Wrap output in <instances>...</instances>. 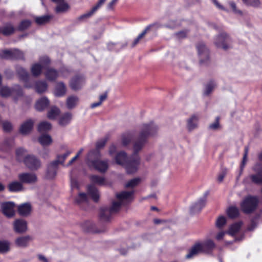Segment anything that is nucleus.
I'll return each instance as SVG.
<instances>
[{"mask_svg": "<svg viewBox=\"0 0 262 262\" xmlns=\"http://www.w3.org/2000/svg\"><path fill=\"white\" fill-rule=\"evenodd\" d=\"M158 128L153 122L148 124H144L137 140L134 144V154L127 157L124 151H120L117 154L115 160L118 165L124 166L128 174H132L137 171L140 164V157L138 152L141 150L150 136L155 135Z\"/></svg>", "mask_w": 262, "mask_h": 262, "instance_id": "f257e3e1", "label": "nucleus"}, {"mask_svg": "<svg viewBox=\"0 0 262 262\" xmlns=\"http://www.w3.org/2000/svg\"><path fill=\"white\" fill-rule=\"evenodd\" d=\"M258 204L259 199L257 196L248 195L245 196L241 202L240 207L244 213L250 214L256 210Z\"/></svg>", "mask_w": 262, "mask_h": 262, "instance_id": "f03ea898", "label": "nucleus"}, {"mask_svg": "<svg viewBox=\"0 0 262 262\" xmlns=\"http://www.w3.org/2000/svg\"><path fill=\"white\" fill-rule=\"evenodd\" d=\"M122 203L113 202L111 207H104L100 209L99 217L101 220L108 222L113 213H117L120 210Z\"/></svg>", "mask_w": 262, "mask_h": 262, "instance_id": "7ed1b4c3", "label": "nucleus"}, {"mask_svg": "<svg viewBox=\"0 0 262 262\" xmlns=\"http://www.w3.org/2000/svg\"><path fill=\"white\" fill-rule=\"evenodd\" d=\"M88 164L90 167H93L95 169L100 172H105L108 169V165L107 161L99 160L94 156L92 158L88 157Z\"/></svg>", "mask_w": 262, "mask_h": 262, "instance_id": "20e7f679", "label": "nucleus"}, {"mask_svg": "<svg viewBox=\"0 0 262 262\" xmlns=\"http://www.w3.org/2000/svg\"><path fill=\"white\" fill-rule=\"evenodd\" d=\"M200 58V63L201 65L207 66L210 63L209 52L203 42H199L196 45Z\"/></svg>", "mask_w": 262, "mask_h": 262, "instance_id": "39448f33", "label": "nucleus"}, {"mask_svg": "<svg viewBox=\"0 0 262 262\" xmlns=\"http://www.w3.org/2000/svg\"><path fill=\"white\" fill-rule=\"evenodd\" d=\"M230 40L229 36L226 33L222 32L216 36L214 43L217 48L227 50L229 48L228 43L230 42Z\"/></svg>", "mask_w": 262, "mask_h": 262, "instance_id": "423d86ee", "label": "nucleus"}, {"mask_svg": "<svg viewBox=\"0 0 262 262\" xmlns=\"http://www.w3.org/2000/svg\"><path fill=\"white\" fill-rule=\"evenodd\" d=\"M109 140V136H106L104 138L98 141L96 143V149L91 150L88 154V157L92 158L94 156L97 159L100 158V150L103 148Z\"/></svg>", "mask_w": 262, "mask_h": 262, "instance_id": "0eeeda50", "label": "nucleus"}, {"mask_svg": "<svg viewBox=\"0 0 262 262\" xmlns=\"http://www.w3.org/2000/svg\"><path fill=\"white\" fill-rule=\"evenodd\" d=\"M25 165L30 170H37L40 166V161L35 156L29 155L24 159Z\"/></svg>", "mask_w": 262, "mask_h": 262, "instance_id": "6e6552de", "label": "nucleus"}, {"mask_svg": "<svg viewBox=\"0 0 262 262\" xmlns=\"http://www.w3.org/2000/svg\"><path fill=\"white\" fill-rule=\"evenodd\" d=\"M16 73L19 80L25 83L24 86L26 88H31V84L29 82L30 75L27 71L21 66L16 67Z\"/></svg>", "mask_w": 262, "mask_h": 262, "instance_id": "1a4fd4ad", "label": "nucleus"}, {"mask_svg": "<svg viewBox=\"0 0 262 262\" xmlns=\"http://www.w3.org/2000/svg\"><path fill=\"white\" fill-rule=\"evenodd\" d=\"M15 204L12 202H6L1 204L2 213L9 218L12 217L15 215Z\"/></svg>", "mask_w": 262, "mask_h": 262, "instance_id": "9d476101", "label": "nucleus"}, {"mask_svg": "<svg viewBox=\"0 0 262 262\" xmlns=\"http://www.w3.org/2000/svg\"><path fill=\"white\" fill-rule=\"evenodd\" d=\"M209 192L206 191L204 194V196L200 198L198 202L195 203L190 208V213L194 214L201 211V210L204 207L206 202V198L208 195Z\"/></svg>", "mask_w": 262, "mask_h": 262, "instance_id": "9b49d317", "label": "nucleus"}, {"mask_svg": "<svg viewBox=\"0 0 262 262\" xmlns=\"http://www.w3.org/2000/svg\"><path fill=\"white\" fill-rule=\"evenodd\" d=\"M84 82V77L83 75L78 74L73 77L70 80V86L74 91L81 89Z\"/></svg>", "mask_w": 262, "mask_h": 262, "instance_id": "f8f14e48", "label": "nucleus"}, {"mask_svg": "<svg viewBox=\"0 0 262 262\" xmlns=\"http://www.w3.org/2000/svg\"><path fill=\"white\" fill-rule=\"evenodd\" d=\"M105 1L106 0H99L97 3L92 7V9L90 11L79 16L77 18V20L79 21H81L91 17L98 10V9H99L104 4Z\"/></svg>", "mask_w": 262, "mask_h": 262, "instance_id": "ddd939ff", "label": "nucleus"}, {"mask_svg": "<svg viewBox=\"0 0 262 262\" xmlns=\"http://www.w3.org/2000/svg\"><path fill=\"white\" fill-rule=\"evenodd\" d=\"M59 164V161L55 160L48 164L46 173V177L48 179H52L55 178L57 174Z\"/></svg>", "mask_w": 262, "mask_h": 262, "instance_id": "4468645a", "label": "nucleus"}, {"mask_svg": "<svg viewBox=\"0 0 262 262\" xmlns=\"http://www.w3.org/2000/svg\"><path fill=\"white\" fill-rule=\"evenodd\" d=\"M18 179L20 182L25 184H33L37 180L36 175L33 173H22L18 175Z\"/></svg>", "mask_w": 262, "mask_h": 262, "instance_id": "2eb2a0df", "label": "nucleus"}, {"mask_svg": "<svg viewBox=\"0 0 262 262\" xmlns=\"http://www.w3.org/2000/svg\"><path fill=\"white\" fill-rule=\"evenodd\" d=\"M14 230L17 233H23L27 230V223L22 219L16 220L13 224Z\"/></svg>", "mask_w": 262, "mask_h": 262, "instance_id": "dca6fc26", "label": "nucleus"}, {"mask_svg": "<svg viewBox=\"0 0 262 262\" xmlns=\"http://www.w3.org/2000/svg\"><path fill=\"white\" fill-rule=\"evenodd\" d=\"M202 246V252L206 254H211L215 248V244L211 239H208L204 242L201 243Z\"/></svg>", "mask_w": 262, "mask_h": 262, "instance_id": "f3484780", "label": "nucleus"}, {"mask_svg": "<svg viewBox=\"0 0 262 262\" xmlns=\"http://www.w3.org/2000/svg\"><path fill=\"white\" fill-rule=\"evenodd\" d=\"M87 192L94 202L97 203L99 201L100 198L99 191L94 185H89L87 186Z\"/></svg>", "mask_w": 262, "mask_h": 262, "instance_id": "a211bd4d", "label": "nucleus"}, {"mask_svg": "<svg viewBox=\"0 0 262 262\" xmlns=\"http://www.w3.org/2000/svg\"><path fill=\"white\" fill-rule=\"evenodd\" d=\"M34 122L32 119H28L24 122L20 127L19 132L23 135L29 134L32 129Z\"/></svg>", "mask_w": 262, "mask_h": 262, "instance_id": "6ab92c4d", "label": "nucleus"}, {"mask_svg": "<svg viewBox=\"0 0 262 262\" xmlns=\"http://www.w3.org/2000/svg\"><path fill=\"white\" fill-rule=\"evenodd\" d=\"M50 102L48 99L46 97H43L36 102L35 107L37 111L41 112L47 108Z\"/></svg>", "mask_w": 262, "mask_h": 262, "instance_id": "aec40b11", "label": "nucleus"}, {"mask_svg": "<svg viewBox=\"0 0 262 262\" xmlns=\"http://www.w3.org/2000/svg\"><path fill=\"white\" fill-rule=\"evenodd\" d=\"M199 253H202V246L200 245V242H197L189 250L188 253L186 255V258H191Z\"/></svg>", "mask_w": 262, "mask_h": 262, "instance_id": "412c9836", "label": "nucleus"}, {"mask_svg": "<svg viewBox=\"0 0 262 262\" xmlns=\"http://www.w3.org/2000/svg\"><path fill=\"white\" fill-rule=\"evenodd\" d=\"M32 239V238L30 235L20 236L15 239V244L20 247H26Z\"/></svg>", "mask_w": 262, "mask_h": 262, "instance_id": "4be33fe9", "label": "nucleus"}, {"mask_svg": "<svg viewBox=\"0 0 262 262\" xmlns=\"http://www.w3.org/2000/svg\"><path fill=\"white\" fill-rule=\"evenodd\" d=\"M154 26L159 27L160 25L158 23H155L147 26L145 30L141 33H140L136 38L134 39L132 46L135 47L136 45H137L139 43L140 40L143 38L146 33L150 29V28Z\"/></svg>", "mask_w": 262, "mask_h": 262, "instance_id": "5701e85b", "label": "nucleus"}, {"mask_svg": "<svg viewBox=\"0 0 262 262\" xmlns=\"http://www.w3.org/2000/svg\"><path fill=\"white\" fill-rule=\"evenodd\" d=\"M67 92V88L63 82L57 83L55 89V95L57 97L63 96Z\"/></svg>", "mask_w": 262, "mask_h": 262, "instance_id": "b1692460", "label": "nucleus"}, {"mask_svg": "<svg viewBox=\"0 0 262 262\" xmlns=\"http://www.w3.org/2000/svg\"><path fill=\"white\" fill-rule=\"evenodd\" d=\"M31 210V206L29 203H25L18 206V212L21 216L28 215Z\"/></svg>", "mask_w": 262, "mask_h": 262, "instance_id": "393cba45", "label": "nucleus"}, {"mask_svg": "<svg viewBox=\"0 0 262 262\" xmlns=\"http://www.w3.org/2000/svg\"><path fill=\"white\" fill-rule=\"evenodd\" d=\"M45 75L48 80L54 81L58 76V72L54 69L48 68L45 73Z\"/></svg>", "mask_w": 262, "mask_h": 262, "instance_id": "a878e982", "label": "nucleus"}, {"mask_svg": "<svg viewBox=\"0 0 262 262\" xmlns=\"http://www.w3.org/2000/svg\"><path fill=\"white\" fill-rule=\"evenodd\" d=\"M43 68L39 63H35L32 65L30 71L33 76L37 77L40 75Z\"/></svg>", "mask_w": 262, "mask_h": 262, "instance_id": "bb28decb", "label": "nucleus"}, {"mask_svg": "<svg viewBox=\"0 0 262 262\" xmlns=\"http://www.w3.org/2000/svg\"><path fill=\"white\" fill-rule=\"evenodd\" d=\"M15 30L12 25L9 24L1 28V32L3 35L9 36L12 35L15 32Z\"/></svg>", "mask_w": 262, "mask_h": 262, "instance_id": "cd10ccee", "label": "nucleus"}, {"mask_svg": "<svg viewBox=\"0 0 262 262\" xmlns=\"http://www.w3.org/2000/svg\"><path fill=\"white\" fill-rule=\"evenodd\" d=\"M198 121V118L195 115H193L189 119H188L187 127L189 132H191L196 128Z\"/></svg>", "mask_w": 262, "mask_h": 262, "instance_id": "c85d7f7f", "label": "nucleus"}, {"mask_svg": "<svg viewBox=\"0 0 262 262\" xmlns=\"http://www.w3.org/2000/svg\"><path fill=\"white\" fill-rule=\"evenodd\" d=\"M227 214L230 219H236L239 215V209L236 206H230L226 211Z\"/></svg>", "mask_w": 262, "mask_h": 262, "instance_id": "c756f323", "label": "nucleus"}, {"mask_svg": "<svg viewBox=\"0 0 262 262\" xmlns=\"http://www.w3.org/2000/svg\"><path fill=\"white\" fill-rule=\"evenodd\" d=\"M79 101L78 97L76 96H69L66 101L67 106L68 109H72L75 107Z\"/></svg>", "mask_w": 262, "mask_h": 262, "instance_id": "7c9ffc66", "label": "nucleus"}, {"mask_svg": "<svg viewBox=\"0 0 262 262\" xmlns=\"http://www.w3.org/2000/svg\"><path fill=\"white\" fill-rule=\"evenodd\" d=\"M52 18V16L49 15L36 17L35 22L38 25H43L49 23Z\"/></svg>", "mask_w": 262, "mask_h": 262, "instance_id": "2f4dec72", "label": "nucleus"}, {"mask_svg": "<svg viewBox=\"0 0 262 262\" xmlns=\"http://www.w3.org/2000/svg\"><path fill=\"white\" fill-rule=\"evenodd\" d=\"M47 87L48 85L45 81H38L35 83V89L38 94L45 92L47 90Z\"/></svg>", "mask_w": 262, "mask_h": 262, "instance_id": "473e14b6", "label": "nucleus"}, {"mask_svg": "<svg viewBox=\"0 0 262 262\" xmlns=\"http://www.w3.org/2000/svg\"><path fill=\"white\" fill-rule=\"evenodd\" d=\"M134 193V191H123L120 193L116 194V198L119 200V202L123 200H128L132 198Z\"/></svg>", "mask_w": 262, "mask_h": 262, "instance_id": "72a5a7b5", "label": "nucleus"}, {"mask_svg": "<svg viewBox=\"0 0 262 262\" xmlns=\"http://www.w3.org/2000/svg\"><path fill=\"white\" fill-rule=\"evenodd\" d=\"M71 119V113H66L60 116L59 119V124L61 126H65L70 123Z\"/></svg>", "mask_w": 262, "mask_h": 262, "instance_id": "f704fd0d", "label": "nucleus"}, {"mask_svg": "<svg viewBox=\"0 0 262 262\" xmlns=\"http://www.w3.org/2000/svg\"><path fill=\"white\" fill-rule=\"evenodd\" d=\"M8 188L10 192H17L22 190L23 185L20 182L14 181L9 184Z\"/></svg>", "mask_w": 262, "mask_h": 262, "instance_id": "c9c22d12", "label": "nucleus"}, {"mask_svg": "<svg viewBox=\"0 0 262 262\" xmlns=\"http://www.w3.org/2000/svg\"><path fill=\"white\" fill-rule=\"evenodd\" d=\"M82 227L83 230L86 232H96L95 230L94 224L90 221L84 222L82 225Z\"/></svg>", "mask_w": 262, "mask_h": 262, "instance_id": "e433bc0d", "label": "nucleus"}, {"mask_svg": "<svg viewBox=\"0 0 262 262\" xmlns=\"http://www.w3.org/2000/svg\"><path fill=\"white\" fill-rule=\"evenodd\" d=\"M31 24L32 22L30 20H23L20 22L16 29L18 31L22 32L28 29L31 26Z\"/></svg>", "mask_w": 262, "mask_h": 262, "instance_id": "4c0bfd02", "label": "nucleus"}, {"mask_svg": "<svg viewBox=\"0 0 262 262\" xmlns=\"http://www.w3.org/2000/svg\"><path fill=\"white\" fill-rule=\"evenodd\" d=\"M241 226V223H235L232 224L229 227L227 233L232 236L235 235L239 231Z\"/></svg>", "mask_w": 262, "mask_h": 262, "instance_id": "58836bf2", "label": "nucleus"}, {"mask_svg": "<svg viewBox=\"0 0 262 262\" xmlns=\"http://www.w3.org/2000/svg\"><path fill=\"white\" fill-rule=\"evenodd\" d=\"M70 9V6L64 1L61 3L58 4L55 8V12L56 13L66 12Z\"/></svg>", "mask_w": 262, "mask_h": 262, "instance_id": "ea45409f", "label": "nucleus"}, {"mask_svg": "<svg viewBox=\"0 0 262 262\" xmlns=\"http://www.w3.org/2000/svg\"><path fill=\"white\" fill-rule=\"evenodd\" d=\"M51 124L48 122L42 121L38 125V131L40 133L47 132L51 129Z\"/></svg>", "mask_w": 262, "mask_h": 262, "instance_id": "a19ab883", "label": "nucleus"}, {"mask_svg": "<svg viewBox=\"0 0 262 262\" xmlns=\"http://www.w3.org/2000/svg\"><path fill=\"white\" fill-rule=\"evenodd\" d=\"M90 179L91 181L95 184L103 185L105 183V179L97 175H92L90 177Z\"/></svg>", "mask_w": 262, "mask_h": 262, "instance_id": "79ce46f5", "label": "nucleus"}, {"mask_svg": "<svg viewBox=\"0 0 262 262\" xmlns=\"http://www.w3.org/2000/svg\"><path fill=\"white\" fill-rule=\"evenodd\" d=\"M10 243L7 240H0V253H5L10 250Z\"/></svg>", "mask_w": 262, "mask_h": 262, "instance_id": "37998d69", "label": "nucleus"}, {"mask_svg": "<svg viewBox=\"0 0 262 262\" xmlns=\"http://www.w3.org/2000/svg\"><path fill=\"white\" fill-rule=\"evenodd\" d=\"M39 142L43 146L50 144L52 140L50 136L48 135H42L38 138Z\"/></svg>", "mask_w": 262, "mask_h": 262, "instance_id": "c03bdc74", "label": "nucleus"}, {"mask_svg": "<svg viewBox=\"0 0 262 262\" xmlns=\"http://www.w3.org/2000/svg\"><path fill=\"white\" fill-rule=\"evenodd\" d=\"M250 179L251 182L255 184H262V174H261L260 172L250 175Z\"/></svg>", "mask_w": 262, "mask_h": 262, "instance_id": "a18cd8bd", "label": "nucleus"}, {"mask_svg": "<svg viewBox=\"0 0 262 262\" xmlns=\"http://www.w3.org/2000/svg\"><path fill=\"white\" fill-rule=\"evenodd\" d=\"M60 110L56 106L52 107L48 113V117L50 119H55L59 114Z\"/></svg>", "mask_w": 262, "mask_h": 262, "instance_id": "49530a36", "label": "nucleus"}, {"mask_svg": "<svg viewBox=\"0 0 262 262\" xmlns=\"http://www.w3.org/2000/svg\"><path fill=\"white\" fill-rule=\"evenodd\" d=\"M12 88L3 86L1 88L0 95L3 97H8L12 95Z\"/></svg>", "mask_w": 262, "mask_h": 262, "instance_id": "de8ad7c7", "label": "nucleus"}, {"mask_svg": "<svg viewBox=\"0 0 262 262\" xmlns=\"http://www.w3.org/2000/svg\"><path fill=\"white\" fill-rule=\"evenodd\" d=\"M216 86V84L215 82L213 80H210L209 82L206 85L205 91H204V95L208 96L209 95Z\"/></svg>", "mask_w": 262, "mask_h": 262, "instance_id": "09e8293b", "label": "nucleus"}, {"mask_svg": "<svg viewBox=\"0 0 262 262\" xmlns=\"http://www.w3.org/2000/svg\"><path fill=\"white\" fill-rule=\"evenodd\" d=\"M12 95L16 97L23 96L24 92L22 88L18 84H15L12 87Z\"/></svg>", "mask_w": 262, "mask_h": 262, "instance_id": "8fccbe9b", "label": "nucleus"}, {"mask_svg": "<svg viewBox=\"0 0 262 262\" xmlns=\"http://www.w3.org/2000/svg\"><path fill=\"white\" fill-rule=\"evenodd\" d=\"M88 201L87 194L84 192L79 193L75 199V203L78 205Z\"/></svg>", "mask_w": 262, "mask_h": 262, "instance_id": "3c124183", "label": "nucleus"}, {"mask_svg": "<svg viewBox=\"0 0 262 262\" xmlns=\"http://www.w3.org/2000/svg\"><path fill=\"white\" fill-rule=\"evenodd\" d=\"M12 59H21L25 60L24 53L19 50H12Z\"/></svg>", "mask_w": 262, "mask_h": 262, "instance_id": "603ef678", "label": "nucleus"}, {"mask_svg": "<svg viewBox=\"0 0 262 262\" xmlns=\"http://www.w3.org/2000/svg\"><path fill=\"white\" fill-rule=\"evenodd\" d=\"M132 135L130 133H126L123 134L122 136V143L123 146H126L131 141L132 139Z\"/></svg>", "mask_w": 262, "mask_h": 262, "instance_id": "864d4df0", "label": "nucleus"}, {"mask_svg": "<svg viewBox=\"0 0 262 262\" xmlns=\"http://www.w3.org/2000/svg\"><path fill=\"white\" fill-rule=\"evenodd\" d=\"M243 3L249 6L254 8H258L260 6V2L259 0H242Z\"/></svg>", "mask_w": 262, "mask_h": 262, "instance_id": "5fc2aeb1", "label": "nucleus"}, {"mask_svg": "<svg viewBox=\"0 0 262 262\" xmlns=\"http://www.w3.org/2000/svg\"><path fill=\"white\" fill-rule=\"evenodd\" d=\"M141 181L139 178H136L129 180L125 185L126 188H133L137 186Z\"/></svg>", "mask_w": 262, "mask_h": 262, "instance_id": "6e6d98bb", "label": "nucleus"}, {"mask_svg": "<svg viewBox=\"0 0 262 262\" xmlns=\"http://www.w3.org/2000/svg\"><path fill=\"white\" fill-rule=\"evenodd\" d=\"M226 219L224 216H220L216 221V226L218 228H222L226 224Z\"/></svg>", "mask_w": 262, "mask_h": 262, "instance_id": "4d7b16f0", "label": "nucleus"}, {"mask_svg": "<svg viewBox=\"0 0 262 262\" xmlns=\"http://www.w3.org/2000/svg\"><path fill=\"white\" fill-rule=\"evenodd\" d=\"M259 216L257 215L253 218H252L250 220V224L248 227V230L249 231H253L257 226V222L256 221L258 219Z\"/></svg>", "mask_w": 262, "mask_h": 262, "instance_id": "13d9d810", "label": "nucleus"}, {"mask_svg": "<svg viewBox=\"0 0 262 262\" xmlns=\"http://www.w3.org/2000/svg\"><path fill=\"white\" fill-rule=\"evenodd\" d=\"M3 129L5 132L9 133L13 128L11 123L8 121H5L3 122Z\"/></svg>", "mask_w": 262, "mask_h": 262, "instance_id": "bf43d9fd", "label": "nucleus"}, {"mask_svg": "<svg viewBox=\"0 0 262 262\" xmlns=\"http://www.w3.org/2000/svg\"><path fill=\"white\" fill-rule=\"evenodd\" d=\"M39 62L43 68H46L47 67L49 66L51 60L50 58L47 56L41 57L39 59Z\"/></svg>", "mask_w": 262, "mask_h": 262, "instance_id": "052dcab7", "label": "nucleus"}, {"mask_svg": "<svg viewBox=\"0 0 262 262\" xmlns=\"http://www.w3.org/2000/svg\"><path fill=\"white\" fill-rule=\"evenodd\" d=\"M1 56L3 58L12 59V50H3L1 53Z\"/></svg>", "mask_w": 262, "mask_h": 262, "instance_id": "680f3d73", "label": "nucleus"}, {"mask_svg": "<svg viewBox=\"0 0 262 262\" xmlns=\"http://www.w3.org/2000/svg\"><path fill=\"white\" fill-rule=\"evenodd\" d=\"M70 154L71 152L68 151L62 155L57 156L56 160H58L59 161V164H62L64 162L66 158L70 155Z\"/></svg>", "mask_w": 262, "mask_h": 262, "instance_id": "e2e57ef3", "label": "nucleus"}, {"mask_svg": "<svg viewBox=\"0 0 262 262\" xmlns=\"http://www.w3.org/2000/svg\"><path fill=\"white\" fill-rule=\"evenodd\" d=\"M220 117H217L215 118V121L214 123L210 124L209 128L211 129L216 130L220 127Z\"/></svg>", "mask_w": 262, "mask_h": 262, "instance_id": "0e129e2a", "label": "nucleus"}, {"mask_svg": "<svg viewBox=\"0 0 262 262\" xmlns=\"http://www.w3.org/2000/svg\"><path fill=\"white\" fill-rule=\"evenodd\" d=\"M187 32L186 31H181L175 33V36L178 39H183L187 37Z\"/></svg>", "mask_w": 262, "mask_h": 262, "instance_id": "69168bd1", "label": "nucleus"}, {"mask_svg": "<svg viewBox=\"0 0 262 262\" xmlns=\"http://www.w3.org/2000/svg\"><path fill=\"white\" fill-rule=\"evenodd\" d=\"M83 150V148L80 149V150L78 151V152L77 153L76 155L68 163V165H71L79 157L80 154L82 152Z\"/></svg>", "mask_w": 262, "mask_h": 262, "instance_id": "338daca9", "label": "nucleus"}, {"mask_svg": "<svg viewBox=\"0 0 262 262\" xmlns=\"http://www.w3.org/2000/svg\"><path fill=\"white\" fill-rule=\"evenodd\" d=\"M229 4L230 7L231 8V9H232L234 13L240 14H242V12L241 11L238 10L236 9V4L234 2H230Z\"/></svg>", "mask_w": 262, "mask_h": 262, "instance_id": "774afa93", "label": "nucleus"}]
</instances>
